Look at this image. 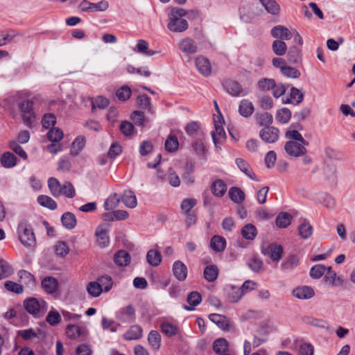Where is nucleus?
<instances>
[{"label": "nucleus", "mask_w": 355, "mask_h": 355, "mask_svg": "<svg viewBox=\"0 0 355 355\" xmlns=\"http://www.w3.org/2000/svg\"><path fill=\"white\" fill-rule=\"evenodd\" d=\"M179 142L176 137L170 135L165 141V148L168 152H174L178 150Z\"/></svg>", "instance_id": "obj_56"}, {"label": "nucleus", "mask_w": 355, "mask_h": 355, "mask_svg": "<svg viewBox=\"0 0 355 355\" xmlns=\"http://www.w3.org/2000/svg\"><path fill=\"white\" fill-rule=\"evenodd\" d=\"M9 101L13 105H17L19 107L24 123L31 127L35 118L33 111V103L28 99H25L19 94L10 97Z\"/></svg>", "instance_id": "obj_2"}, {"label": "nucleus", "mask_w": 355, "mask_h": 355, "mask_svg": "<svg viewBox=\"0 0 355 355\" xmlns=\"http://www.w3.org/2000/svg\"><path fill=\"white\" fill-rule=\"evenodd\" d=\"M228 347V343L225 338H218L213 343V350L218 354L227 352Z\"/></svg>", "instance_id": "obj_44"}, {"label": "nucleus", "mask_w": 355, "mask_h": 355, "mask_svg": "<svg viewBox=\"0 0 355 355\" xmlns=\"http://www.w3.org/2000/svg\"><path fill=\"white\" fill-rule=\"evenodd\" d=\"M214 130L211 132V137L215 146L218 148L226 139V134L223 126V119L219 116L214 119Z\"/></svg>", "instance_id": "obj_5"}, {"label": "nucleus", "mask_w": 355, "mask_h": 355, "mask_svg": "<svg viewBox=\"0 0 355 355\" xmlns=\"http://www.w3.org/2000/svg\"><path fill=\"white\" fill-rule=\"evenodd\" d=\"M12 272L11 266L6 261L0 259V279L8 277Z\"/></svg>", "instance_id": "obj_62"}, {"label": "nucleus", "mask_w": 355, "mask_h": 355, "mask_svg": "<svg viewBox=\"0 0 355 355\" xmlns=\"http://www.w3.org/2000/svg\"><path fill=\"white\" fill-rule=\"evenodd\" d=\"M20 281L26 284L29 288H33L35 285V281L33 275L26 270H20L18 273Z\"/></svg>", "instance_id": "obj_46"}, {"label": "nucleus", "mask_w": 355, "mask_h": 355, "mask_svg": "<svg viewBox=\"0 0 355 355\" xmlns=\"http://www.w3.org/2000/svg\"><path fill=\"white\" fill-rule=\"evenodd\" d=\"M168 19L169 22L167 25V28L173 33L184 32L189 27L187 21L183 18H176V17L172 15V17H168Z\"/></svg>", "instance_id": "obj_11"}, {"label": "nucleus", "mask_w": 355, "mask_h": 355, "mask_svg": "<svg viewBox=\"0 0 355 355\" xmlns=\"http://www.w3.org/2000/svg\"><path fill=\"white\" fill-rule=\"evenodd\" d=\"M279 133L278 128L268 125L260 130L259 137L264 142L273 144L278 141Z\"/></svg>", "instance_id": "obj_8"}, {"label": "nucleus", "mask_w": 355, "mask_h": 355, "mask_svg": "<svg viewBox=\"0 0 355 355\" xmlns=\"http://www.w3.org/2000/svg\"><path fill=\"white\" fill-rule=\"evenodd\" d=\"M96 281L101 286L103 292L104 293H108L113 286L112 278L107 275L98 277Z\"/></svg>", "instance_id": "obj_32"}, {"label": "nucleus", "mask_w": 355, "mask_h": 355, "mask_svg": "<svg viewBox=\"0 0 355 355\" xmlns=\"http://www.w3.org/2000/svg\"><path fill=\"white\" fill-rule=\"evenodd\" d=\"M236 164L239 169L244 173L248 177L253 180L257 181L256 175L252 171L249 164L243 159L237 158L236 159Z\"/></svg>", "instance_id": "obj_24"}, {"label": "nucleus", "mask_w": 355, "mask_h": 355, "mask_svg": "<svg viewBox=\"0 0 355 355\" xmlns=\"http://www.w3.org/2000/svg\"><path fill=\"white\" fill-rule=\"evenodd\" d=\"M55 251L57 255L63 257L69 253V249L65 242L60 241L55 245Z\"/></svg>", "instance_id": "obj_63"}, {"label": "nucleus", "mask_w": 355, "mask_h": 355, "mask_svg": "<svg viewBox=\"0 0 355 355\" xmlns=\"http://www.w3.org/2000/svg\"><path fill=\"white\" fill-rule=\"evenodd\" d=\"M61 222L63 226L68 230L73 229L77 223L75 215L71 212L64 213L61 217Z\"/></svg>", "instance_id": "obj_29"}, {"label": "nucleus", "mask_w": 355, "mask_h": 355, "mask_svg": "<svg viewBox=\"0 0 355 355\" xmlns=\"http://www.w3.org/2000/svg\"><path fill=\"white\" fill-rule=\"evenodd\" d=\"M229 196L235 203H241L245 200V193L238 187H232L229 190Z\"/></svg>", "instance_id": "obj_39"}, {"label": "nucleus", "mask_w": 355, "mask_h": 355, "mask_svg": "<svg viewBox=\"0 0 355 355\" xmlns=\"http://www.w3.org/2000/svg\"><path fill=\"white\" fill-rule=\"evenodd\" d=\"M137 52L148 56L154 55L156 51L148 49V43L144 40H139L137 44Z\"/></svg>", "instance_id": "obj_52"}, {"label": "nucleus", "mask_w": 355, "mask_h": 355, "mask_svg": "<svg viewBox=\"0 0 355 355\" xmlns=\"http://www.w3.org/2000/svg\"><path fill=\"white\" fill-rule=\"evenodd\" d=\"M120 198L117 193L111 194L105 201L103 207L105 210H112L118 207L120 202Z\"/></svg>", "instance_id": "obj_49"}, {"label": "nucleus", "mask_w": 355, "mask_h": 355, "mask_svg": "<svg viewBox=\"0 0 355 355\" xmlns=\"http://www.w3.org/2000/svg\"><path fill=\"white\" fill-rule=\"evenodd\" d=\"M117 318L124 322H132L135 319V309L132 305L121 309L118 313Z\"/></svg>", "instance_id": "obj_17"}, {"label": "nucleus", "mask_w": 355, "mask_h": 355, "mask_svg": "<svg viewBox=\"0 0 355 355\" xmlns=\"http://www.w3.org/2000/svg\"><path fill=\"white\" fill-rule=\"evenodd\" d=\"M96 241L101 248H105L110 243V238L107 231L102 226L97 227L95 231Z\"/></svg>", "instance_id": "obj_16"}, {"label": "nucleus", "mask_w": 355, "mask_h": 355, "mask_svg": "<svg viewBox=\"0 0 355 355\" xmlns=\"http://www.w3.org/2000/svg\"><path fill=\"white\" fill-rule=\"evenodd\" d=\"M146 259L148 263L153 266H157L162 261V255L157 250H150L147 252Z\"/></svg>", "instance_id": "obj_42"}, {"label": "nucleus", "mask_w": 355, "mask_h": 355, "mask_svg": "<svg viewBox=\"0 0 355 355\" xmlns=\"http://www.w3.org/2000/svg\"><path fill=\"white\" fill-rule=\"evenodd\" d=\"M0 162L3 167L12 168L17 164V158L12 153L6 152L1 155Z\"/></svg>", "instance_id": "obj_35"}, {"label": "nucleus", "mask_w": 355, "mask_h": 355, "mask_svg": "<svg viewBox=\"0 0 355 355\" xmlns=\"http://www.w3.org/2000/svg\"><path fill=\"white\" fill-rule=\"evenodd\" d=\"M10 148L12 150H13L16 154H17L19 157H21L24 159H26L28 158L26 153L22 147L19 145V144L15 141H12L10 142Z\"/></svg>", "instance_id": "obj_64"}, {"label": "nucleus", "mask_w": 355, "mask_h": 355, "mask_svg": "<svg viewBox=\"0 0 355 355\" xmlns=\"http://www.w3.org/2000/svg\"><path fill=\"white\" fill-rule=\"evenodd\" d=\"M239 114L244 117H249L254 112L252 103L246 99H243L239 106Z\"/></svg>", "instance_id": "obj_28"}, {"label": "nucleus", "mask_w": 355, "mask_h": 355, "mask_svg": "<svg viewBox=\"0 0 355 355\" xmlns=\"http://www.w3.org/2000/svg\"><path fill=\"white\" fill-rule=\"evenodd\" d=\"M225 90L231 96L234 97L243 96L247 95V91L243 88L241 85L236 80H226L223 83Z\"/></svg>", "instance_id": "obj_7"}, {"label": "nucleus", "mask_w": 355, "mask_h": 355, "mask_svg": "<svg viewBox=\"0 0 355 355\" xmlns=\"http://www.w3.org/2000/svg\"><path fill=\"white\" fill-rule=\"evenodd\" d=\"M204 277L209 282L215 281L218 275V269L215 265H210L204 269Z\"/></svg>", "instance_id": "obj_43"}, {"label": "nucleus", "mask_w": 355, "mask_h": 355, "mask_svg": "<svg viewBox=\"0 0 355 355\" xmlns=\"http://www.w3.org/2000/svg\"><path fill=\"white\" fill-rule=\"evenodd\" d=\"M241 234L245 239L252 241L257 236L258 231L254 225L248 223L242 227Z\"/></svg>", "instance_id": "obj_21"}, {"label": "nucleus", "mask_w": 355, "mask_h": 355, "mask_svg": "<svg viewBox=\"0 0 355 355\" xmlns=\"http://www.w3.org/2000/svg\"><path fill=\"white\" fill-rule=\"evenodd\" d=\"M46 321L49 324L55 326L61 321V316L57 311L51 310L48 313Z\"/></svg>", "instance_id": "obj_59"}, {"label": "nucleus", "mask_w": 355, "mask_h": 355, "mask_svg": "<svg viewBox=\"0 0 355 355\" xmlns=\"http://www.w3.org/2000/svg\"><path fill=\"white\" fill-rule=\"evenodd\" d=\"M173 272L174 276L179 281H184L187 276V268L185 264L180 261H176L173 265Z\"/></svg>", "instance_id": "obj_18"}, {"label": "nucleus", "mask_w": 355, "mask_h": 355, "mask_svg": "<svg viewBox=\"0 0 355 355\" xmlns=\"http://www.w3.org/2000/svg\"><path fill=\"white\" fill-rule=\"evenodd\" d=\"M195 64L198 71L203 76H207L211 73V67L209 60L202 55L196 57Z\"/></svg>", "instance_id": "obj_13"}, {"label": "nucleus", "mask_w": 355, "mask_h": 355, "mask_svg": "<svg viewBox=\"0 0 355 355\" xmlns=\"http://www.w3.org/2000/svg\"><path fill=\"white\" fill-rule=\"evenodd\" d=\"M291 117V112L286 107L282 108L278 110L276 114V119L281 123H287Z\"/></svg>", "instance_id": "obj_53"}, {"label": "nucleus", "mask_w": 355, "mask_h": 355, "mask_svg": "<svg viewBox=\"0 0 355 355\" xmlns=\"http://www.w3.org/2000/svg\"><path fill=\"white\" fill-rule=\"evenodd\" d=\"M67 0H62L66 1ZM109 8V3L107 1L102 0L98 3H91L83 0L79 5V8L83 12H103Z\"/></svg>", "instance_id": "obj_6"}, {"label": "nucleus", "mask_w": 355, "mask_h": 355, "mask_svg": "<svg viewBox=\"0 0 355 355\" xmlns=\"http://www.w3.org/2000/svg\"><path fill=\"white\" fill-rule=\"evenodd\" d=\"M38 203L42 207H47L51 210L57 208V203L51 197L45 195H41L37 197Z\"/></svg>", "instance_id": "obj_48"}, {"label": "nucleus", "mask_w": 355, "mask_h": 355, "mask_svg": "<svg viewBox=\"0 0 355 355\" xmlns=\"http://www.w3.org/2000/svg\"><path fill=\"white\" fill-rule=\"evenodd\" d=\"M58 282L53 277H45L41 282L42 289L49 294L55 293L58 289Z\"/></svg>", "instance_id": "obj_15"}, {"label": "nucleus", "mask_w": 355, "mask_h": 355, "mask_svg": "<svg viewBox=\"0 0 355 355\" xmlns=\"http://www.w3.org/2000/svg\"><path fill=\"white\" fill-rule=\"evenodd\" d=\"M178 46L182 53L187 55L195 54L198 49L195 40L189 37L181 39L178 43Z\"/></svg>", "instance_id": "obj_9"}, {"label": "nucleus", "mask_w": 355, "mask_h": 355, "mask_svg": "<svg viewBox=\"0 0 355 355\" xmlns=\"http://www.w3.org/2000/svg\"><path fill=\"white\" fill-rule=\"evenodd\" d=\"M187 300L191 306H184V309L187 311H192L195 306L201 302L202 297L198 292L192 291L187 295Z\"/></svg>", "instance_id": "obj_25"}, {"label": "nucleus", "mask_w": 355, "mask_h": 355, "mask_svg": "<svg viewBox=\"0 0 355 355\" xmlns=\"http://www.w3.org/2000/svg\"><path fill=\"white\" fill-rule=\"evenodd\" d=\"M243 295V291L240 287L231 286L227 293V300L231 303L238 302Z\"/></svg>", "instance_id": "obj_26"}, {"label": "nucleus", "mask_w": 355, "mask_h": 355, "mask_svg": "<svg viewBox=\"0 0 355 355\" xmlns=\"http://www.w3.org/2000/svg\"><path fill=\"white\" fill-rule=\"evenodd\" d=\"M287 58L290 63H297L301 60V51L295 46H291L287 53Z\"/></svg>", "instance_id": "obj_47"}, {"label": "nucleus", "mask_w": 355, "mask_h": 355, "mask_svg": "<svg viewBox=\"0 0 355 355\" xmlns=\"http://www.w3.org/2000/svg\"><path fill=\"white\" fill-rule=\"evenodd\" d=\"M292 216L287 212H281L276 218L275 223L279 228H286L291 223Z\"/></svg>", "instance_id": "obj_30"}, {"label": "nucleus", "mask_w": 355, "mask_h": 355, "mask_svg": "<svg viewBox=\"0 0 355 355\" xmlns=\"http://www.w3.org/2000/svg\"><path fill=\"white\" fill-rule=\"evenodd\" d=\"M270 34L273 37L280 40H288L293 37V34L288 28L282 25L274 26L270 31Z\"/></svg>", "instance_id": "obj_12"}, {"label": "nucleus", "mask_w": 355, "mask_h": 355, "mask_svg": "<svg viewBox=\"0 0 355 355\" xmlns=\"http://www.w3.org/2000/svg\"><path fill=\"white\" fill-rule=\"evenodd\" d=\"M283 252L282 246L277 243H270L267 247L262 248V253L275 261H279L282 259Z\"/></svg>", "instance_id": "obj_10"}, {"label": "nucleus", "mask_w": 355, "mask_h": 355, "mask_svg": "<svg viewBox=\"0 0 355 355\" xmlns=\"http://www.w3.org/2000/svg\"><path fill=\"white\" fill-rule=\"evenodd\" d=\"M300 262L297 256L292 254L288 256L281 264V268L284 271L292 270L296 268Z\"/></svg>", "instance_id": "obj_23"}, {"label": "nucleus", "mask_w": 355, "mask_h": 355, "mask_svg": "<svg viewBox=\"0 0 355 355\" xmlns=\"http://www.w3.org/2000/svg\"><path fill=\"white\" fill-rule=\"evenodd\" d=\"M49 141L53 143H58L63 137V132L60 128H51L48 132Z\"/></svg>", "instance_id": "obj_57"}, {"label": "nucleus", "mask_w": 355, "mask_h": 355, "mask_svg": "<svg viewBox=\"0 0 355 355\" xmlns=\"http://www.w3.org/2000/svg\"><path fill=\"white\" fill-rule=\"evenodd\" d=\"M160 328L162 331L168 337L175 336L178 333V327L168 322H163Z\"/></svg>", "instance_id": "obj_45"}, {"label": "nucleus", "mask_w": 355, "mask_h": 355, "mask_svg": "<svg viewBox=\"0 0 355 355\" xmlns=\"http://www.w3.org/2000/svg\"><path fill=\"white\" fill-rule=\"evenodd\" d=\"M25 309L35 318H40L44 315L47 309V304L42 299L29 298L24 301Z\"/></svg>", "instance_id": "obj_4"}, {"label": "nucleus", "mask_w": 355, "mask_h": 355, "mask_svg": "<svg viewBox=\"0 0 355 355\" xmlns=\"http://www.w3.org/2000/svg\"><path fill=\"white\" fill-rule=\"evenodd\" d=\"M293 127V125H290L285 132V137L288 141L284 145V150L290 157H298L306 153V147L309 146V142Z\"/></svg>", "instance_id": "obj_1"}, {"label": "nucleus", "mask_w": 355, "mask_h": 355, "mask_svg": "<svg viewBox=\"0 0 355 355\" xmlns=\"http://www.w3.org/2000/svg\"><path fill=\"white\" fill-rule=\"evenodd\" d=\"M281 73L283 76L289 78H298L301 73L300 71L295 67H292L290 66H287L282 67Z\"/></svg>", "instance_id": "obj_54"}, {"label": "nucleus", "mask_w": 355, "mask_h": 355, "mask_svg": "<svg viewBox=\"0 0 355 355\" xmlns=\"http://www.w3.org/2000/svg\"><path fill=\"white\" fill-rule=\"evenodd\" d=\"M299 235L304 239L309 238L313 234V227L309 223L304 222L298 227Z\"/></svg>", "instance_id": "obj_51"}, {"label": "nucleus", "mask_w": 355, "mask_h": 355, "mask_svg": "<svg viewBox=\"0 0 355 355\" xmlns=\"http://www.w3.org/2000/svg\"><path fill=\"white\" fill-rule=\"evenodd\" d=\"M66 334L71 339H76L85 335L84 329L75 324H69L67 327Z\"/></svg>", "instance_id": "obj_33"}, {"label": "nucleus", "mask_w": 355, "mask_h": 355, "mask_svg": "<svg viewBox=\"0 0 355 355\" xmlns=\"http://www.w3.org/2000/svg\"><path fill=\"white\" fill-rule=\"evenodd\" d=\"M148 341L150 347L155 350L160 347L161 345V336L157 331L152 330L148 336Z\"/></svg>", "instance_id": "obj_40"}, {"label": "nucleus", "mask_w": 355, "mask_h": 355, "mask_svg": "<svg viewBox=\"0 0 355 355\" xmlns=\"http://www.w3.org/2000/svg\"><path fill=\"white\" fill-rule=\"evenodd\" d=\"M325 270L326 268L324 265H315L310 270V276L313 279H319L324 275Z\"/></svg>", "instance_id": "obj_60"}, {"label": "nucleus", "mask_w": 355, "mask_h": 355, "mask_svg": "<svg viewBox=\"0 0 355 355\" xmlns=\"http://www.w3.org/2000/svg\"><path fill=\"white\" fill-rule=\"evenodd\" d=\"M18 236L21 243L25 246L35 244V236L31 225L26 220H22L18 225Z\"/></svg>", "instance_id": "obj_3"}, {"label": "nucleus", "mask_w": 355, "mask_h": 355, "mask_svg": "<svg viewBox=\"0 0 355 355\" xmlns=\"http://www.w3.org/2000/svg\"><path fill=\"white\" fill-rule=\"evenodd\" d=\"M209 319L220 329L224 331L230 329V320L226 316L217 313H211L209 315Z\"/></svg>", "instance_id": "obj_14"}, {"label": "nucleus", "mask_w": 355, "mask_h": 355, "mask_svg": "<svg viewBox=\"0 0 355 355\" xmlns=\"http://www.w3.org/2000/svg\"><path fill=\"white\" fill-rule=\"evenodd\" d=\"M337 280H340V277H336V273L331 270V267H329L327 269V272L324 276V281L331 286H337L338 283Z\"/></svg>", "instance_id": "obj_61"}, {"label": "nucleus", "mask_w": 355, "mask_h": 355, "mask_svg": "<svg viewBox=\"0 0 355 355\" xmlns=\"http://www.w3.org/2000/svg\"><path fill=\"white\" fill-rule=\"evenodd\" d=\"M121 199L124 205L129 208H135L137 205L136 196L132 191H125Z\"/></svg>", "instance_id": "obj_31"}, {"label": "nucleus", "mask_w": 355, "mask_h": 355, "mask_svg": "<svg viewBox=\"0 0 355 355\" xmlns=\"http://www.w3.org/2000/svg\"><path fill=\"white\" fill-rule=\"evenodd\" d=\"M132 94L131 89L128 86H123L116 92L119 100L125 101L130 98Z\"/></svg>", "instance_id": "obj_58"}, {"label": "nucleus", "mask_w": 355, "mask_h": 355, "mask_svg": "<svg viewBox=\"0 0 355 355\" xmlns=\"http://www.w3.org/2000/svg\"><path fill=\"white\" fill-rule=\"evenodd\" d=\"M130 261L129 253L125 250H119L114 255V262L119 266H127Z\"/></svg>", "instance_id": "obj_37"}, {"label": "nucleus", "mask_w": 355, "mask_h": 355, "mask_svg": "<svg viewBox=\"0 0 355 355\" xmlns=\"http://www.w3.org/2000/svg\"><path fill=\"white\" fill-rule=\"evenodd\" d=\"M272 49L275 55H284L287 50V46L283 40H276L272 44Z\"/></svg>", "instance_id": "obj_50"}, {"label": "nucleus", "mask_w": 355, "mask_h": 355, "mask_svg": "<svg viewBox=\"0 0 355 355\" xmlns=\"http://www.w3.org/2000/svg\"><path fill=\"white\" fill-rule=\"evenodd\" d=\"M61 195L68 198H72L76 196L75 189L71 182H64L62 184Z\"/></svg>", "instance_id": "obj_55"}, {"label": "nucleus", "mask_w": 355, "mask_h": 355, "mask_svg": "<svg viewBox=\"0 0 355 355\" xmlns=\"http://www.w3.org/2000/svg\"><path fill=\"white\" fill-rule=\"evenodd\" d=\"M48 186L51 193L54 197H59L61 196L62 184L58 179L55 178H50L48 180Z\"/></svg>", "instance_id": "obj_41"}, {"label": "nucleus", "mask_w": 355, "mask_h": 355, "mask_svg": "<svg viewBox=\"0 0 355 355\" xmlns=\"http://www.w3.org/2000/svg\"><path fill=\"white\" fill-rule=\"evenodd\" d=\"M293 295L301 300L310 299L314 295V291L309 286H301L293 291Z\"/></svg>", "instance_id": "obj_19"}, {"label": "nucleus", "mask_w": 355, "mask_h": 355, "mask_svg": "<svg viewBox=\"0 0 355 355\" xmlns=\"http://www.w3.org/2000/svg\"><path fill=\"white\" fill-rule=\"evenodd\" d=\"M256 122L260 126L269 125L272 123V116L268 112H257L254 114Z\"/></svg>", "instance_id": "obj_36"}, {"label": "nucleus", "mask_w": 355, "mask_h": 355, "mask_svg": "<svg viewBox=\"0 0 355 355\" xmlns=\"http://www.w3.org/2000/svg\"><path fill=\"white\" fill-rule=\"evenodd\" d=\"M211 190L215 196L222 197L227 191V184L223 180L218 179L212 182Z\"/></svg>", "instance_id": "obj_20"}, {"label": "nucleus", "mask_w": 355, "mask_h": 355, "mask_svg": "<svg viewBox=\"0 0 355 355\" xmlns=\"http://www.w3.org/2000/svg\"><path fill=\"white\" fill-rule=\"evenodd\" d=\"M210 246L215 252H223L226 247V240L221 236H214L210 241Z\"/></svg>", "instance_id": "obj_22"}, {"label": "nucleus", "mask_w": 355, "mask_h": 355, "mask_svg": "<svg viewBox=\"0 0 355 355\" xmlns=\"http://www.w3.org/2000/svg\"><path fill=\"white\" fill-rule=\"evenodd\" d=\"M267 12L271 15H278L280 10L279 4L275 0H259Z\"/></svg>", "instance_id": "obj_38"}, {"label": "nucleus", "mask_w": 355, "mask_h": 355, "mask_svg": "<svg viewBox=\"0 0 355 355\" xmlns=\"http://www.w3.org/2000/svg\"><path fill=\"white\" fill-rule=\"evenodd\" d=\"M86 290L88 295L92 297H98L103 293L96 280L89 282L87 285Z\"/></svg>", "instance_id": "obj_34"}, {"label": "nucleus", "mask_w": 355, "mask_h": 355, "mask_svg": "<svg viewBox=\"0 0 355 355\" xmlns=\"http://www.w3.org/2000/svg\"><path fill=\"white\" fill-rule=\"evenodd\" d=\"M142 336V329L138 325H133L123 334L126 340H137Z\"/></svg>", "instance_id": "obj_27"}]
</instances>
